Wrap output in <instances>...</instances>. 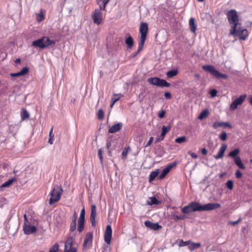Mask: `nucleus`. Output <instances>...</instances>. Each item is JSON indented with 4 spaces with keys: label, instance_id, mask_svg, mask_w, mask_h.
I'll use <instances>...</instances> for the list:
<instances>
[{
    "label": "nucleus",
    "instance_id": "nucleus-1",
    "mask_svg": "<svg viewBox=\"0 0 252 252\" xmlns=\"http://www.w3.org/2000/svg\"><path fill=\"white\" fill-rule=\"evenodd\" d=\"M230 27L229 34L233 37H238L241 40H246L248 35V30L242 27L239 17H227Z\"/></svg>",
    "mask_w": 252,
    "mask_h": 252
},
{
    "label": "nucleus",
    "instance_id": "nucleus-2",
    "mask_svg": "<svg viewBox=\"0 0 252 252\" xmlns=\"http://www.w3.org/2000/svg\"><path fill=\"white\" fill-rule=\"evenodd\" d=\"M220 207V203H209L204 205H202L198 202L192 201L190 202L188 205L184 206L182 208V212L184 214H189L194 212H202L214 210Z\"/></svg>",
    "mask_w": 252,
    "mask_h": 252
},
{
    "label": "nucleus",
    "instance_id": "nucleus-3",
    "mask_svg": "<svg viewBox=\"0 0 252 252\" xmlns=\"http://www.w3.org/2000/svg\"><path fill=\"white\" fill-rule=\"evenodd\" d=\"M63 191V189L61 186L55 185L50 193L51 197L49 200V204L52 205L55 202L59 201L61 197V195Z\"/></svg>",
    "mask_w": 252,
    "mask_h": 252
},
{
    "label": "nucleus",
    "instance_id": "nucleus-4",
    "mask_svg": "<svg viewBox=\"0 0 252 252\" xmlns=\"http://www.w3.org/2000/svg\"><path fill=\"white\" fill-rule=\"evenodd\" d=\"M202 69L205 71L209 72L213 76L217 79H227L228 75L225 74H223L217 70L213 65H204L202 66Z\"/></svg>",
    "mask_w": 252,
    "mask_h": 252
},
{
    "label": "nucleus",
    "instance_id": "nucleus-5",
    "mask_svg": "<svg viewBox=\"0 0 252 252\" xmlns=\"http://www.w3.org/2000/svg\"><path fill=\"white\" fill-rule=\"evenodd\" d=\"M148 31V25L147 23L142 22L140 26L139 32L141 34L140 41L145 43Z\"/></svg>",
    "mask_w": 252,
    "mask_h": 252
},
{
    "label": "nucleus",
    "instance_id": "nucleus-6",
    "mask_svg": "<svg viewBox=\"0 0 252 252\" xmlns=\"http://www.w3.org/2000/svg\"><path fill=\"white\" fill-rule=\"evenodd\" d=\"M85 210L84 208H83L80 213V215L78 220V226H77V231L81 233L82 232L85 227Z\"/></svg>",
    "mask_w": 252,
    "mask_h": 252
},
{
    "label": "nucleus",
    "instance_id": "nucleus-7",
    "mask_svg": "<svg viewBox=\"0 0 252 252\" xmlns=\"http://www.w3.org/2000/svg\"><path fill=\"white\" fill-rule=\"evenodd\" d=\"M93 240V234L90 232L86 234L84 242L83 244V250L84 251L87 249L91 247L92 246Z\"/></svg>",
    "mask_w": 252,
    "mask_h": 252
},
{
    "label": "nucleus",
    "instance_id": "nucleus-8",
    "mask_svg": "<svg viewBox=\"0 0 252 252\" xmlns=\"http://www.w3.org/2000/svg\"><path fill=\"white\" fill-rule=\"evenodd\" d=\"M247 94H244L239 96V97L234 100L230 105V109L231 110H235L237 108L238 105L243 103L247 97Z\"/></svg>",
    "mask_w": 252,
    "mask_h": 252
},
{
    "label": "nucleus",
    "instance_id": "nucleus-9",
    "mask_svg": "<svg viewBox=\"0 0 252 252\" xmlns=\"http://www.w3.org/2000/svg\"><path fill=\"white\" fill-rule=\"evenodd\" d=\"M171 129V126H163L162 127V131L160 135L156 138L155 143H158L164 139L166 134Z\"/></svg>",
    "mask_w": 252,
    "mask_h": 252
},
{
    "label": "nucleus",
    "instance_id": "nucleus-10",
    "mask_svg": "<svg viewBox=\"0 0 252 252\" xmlns=\"http://www.w3.org/2000/svg\"><path fill=\"white\" fill-rule=\"evenodd\" d=\"M96 216V208L95 205L91 206V212L90 215V221L92 226L94 227L96 225L95 217Z\"/></svg>",
    "mask_w": 252,
    "mask_h": 252
},
{
    "label": "nucleus",
    "instance_id": "nucleus-11",
    "mask_svg": "<svg viewBox=\"0 0 252 252\" xmlns=\"http://www.w3.org/2000/svg\"><path fill=\"white\" fill-rule=\"evenodd\" d=\"M112 228L110 225H107L104 233V241L107 244H110L112 238Z\"/></svg>",
    "mask_w": 252,
    "mask_h": 252
},
{
    "label": "nucleus",
    "instance_id": "nucleus-12",
    "mask_svg": "<svg viewBox=\"0 0 252 252\" xmlns=\"http://www.w3.org/2000/svg\"><path fill=\"white\" fill-rule=\"evenodd\" d=\"M23 230L24 233L26 235H30L33 233H35L37 231V228L34 225H27L23 226Z\"/></svg>",
    "mask_w": 252,
    "mask_h": 252
},
{
    "label": "nucleus",
    "instance_id": "nucleus-13",
    "mask_svg": "<svg viewBox=\"0 0 252 252\" xmlns=\"http://www.w3.org/2000/svg\"><path fill=\"white\" fill-rule=\"evenodd\" d=\"M144 224L147 227L154 230H158L161 227L158 223H154L149 220L145 221Z\"/></svg>",
    "mask_w": 252,
    "mask_h": 252
},
{
    "label": "nucleus",
    "instance_id": "nucleus-14",
    "mask_svg": "<svg viewBox=\"0 0 252 252\" xmlns=\"http://www.w3.org/2000/svg\"><path fill=\"white\" fill-rule=\"evenodd\" d=\"M227 145L225 144H222L220 147L218 154L214 156L215 158L216 159L221 158L224 156V153L227 149Z\"/></svg>",
    "mask_w": 252,
    "mask_h": 252
},
{
    "label": "nucleus",
    "instance_id": "nucleus-15",
    "mask_svg": "<svg viewBox=\"0 0 252 252\" xmlns=\"http://www.w3.org/2000/svg\"><path fill=\"white\" fill-rule=\"evenodd\" d=\"M77 219V214L74 212L71 217L72 221L70 223L69 227V231L70 232L74 231L76 229V220Z\"/></svg>",
    "mask_w": 252,
    "mask_h": 252
},
{
    "label": "nucleus",
    "instance_id": "nucleus-16",
    "mask_svg": "<svg viewBox=\"0 0 252 252\" xmlns=\"http://www.w3.org/2000/svg\"><path fill=\"white\" fill-rule=\"evenodd\" d=\"M123 127V124L122 123H118L116 124L113 125L109 129L108 132L109 133H115L122 129Z\"/></svg>",
    "mask_w": 252,
    "mask_h": 252
},
{
    "label": "nucleus",
    "instance_id": "nucleus-17",
    "mask_svg": "<svg viewBox=\"0 0 252 252\" xmlns=\"http://www.w3.org/2000/svg\"><path fill=\"white\" fill-rule=\"evenodd\" d=\"M213 127L217 129L219 127H227L229 128H232V126L228 123V122H216L213 124Z\"/></svg>",
    "mask_w": 252,
    "mask_h": 252
},
{
    "label": "nucleus",
    "instance_id": "nucleus-18",
    "mask_svg": "<svg viewBox=\"0 0 252 252\" xmlns=\"http://www.w3.org/2000/svg\"><path fill=\"white\" fill-rule=\"evenodd\" d=\"M43 42V37L41 38L38 39L37 40H35L33 41L32 42V45L35 47H39L41 49H44L45 48V45Z\"/></svg>",
    "mask_w": 252,
    "mask_h": 252
},
{
    "label": "nucleus",
    "instance_id": "nucleus-19",
    "mask_svg": "<svg viewBox=\"0 0 252 252\" xmlns=\"http://www.w3.org/2000/svg\"><path fill=\"white\" fill-rule=\"evenodd\" d=\"M74 243V238L73 236H69L65 242L64 250H67L68 249L75 248L73 247Z\"/></svg>",
    "mask_w": 252,
    "mask_h": 252
},
{
    "label": "nucleus",
    "instance_id": "nucleus-20",
    "mask_svg": "<svg viewBox=\"0 0 252 252\" xmlns=\"http://www.w3.org/2000/svg\"><path fill=\"white\" fill-rule=\"evenodd\" d=\"M29 71V68L28 67L26 66L23 67L20 71L17 73H11L10 75L12 77H18L20 76H23L28 73Z\"/></svg>",
    "mask_w": 252,
    "mask_h": 252
},
{
    "label": "nucleus",
    "instance_id": "nucleus-21",
    "mask_svg": "<svg viewBox=\"0 0 252 252\" xmlns=\"http://www.w3.org/2000/svg\"><path fill=\"white\" fill-rule=\"evenodd\" d=\"M155 154L157 156L161 157L163 156L165 152L163 147L160 145H158L155 147Z\"/></svg>",
    "mask_w": 252,
    "mask_h": 252
},
{
    "label": "nucleus",
    "instance_id": "nucleus-22",
    "mask_svg": "<svg viewBox=\"0 0 252 252\" xmlns=\"http://www.w3.org/2000/svg\"><path fill=\"white\" fill-rule=\"evenodd\" d=\"M189 25L190 31L195 33L197 29V25L195 23V19L191 17L189 20Z\"/></svg>",
    "mask_w": 252,
    "mask_h": 252
},
{
    "label": "nucleus",
    "instance_id": "nucleus-23",
    "mask_svg": "<svg viewBox=\"0 0 252 252\" xmlns=\"http://www.w3.org/2000/svg\"><path fill=\"white\" fill-rule=\"evenodd\" d=\"M43 42L45 48L48 47L52 45H54L56 43V41L55 40H51L47 36H43Z\"/></svg>",
    "mask_w": 252,
    "mask_h": 252
},
{
    "label": "nucleus",
    "instance_id": "nucleus-24",
    "mask_svg": "<svg viewBox=\"0 0 252 252\" xmlns=\"http://www.w3.org/2000/svg\"><path fill=\"white\" fill-rule=\"evenodd\" d=\"M178 212L175 211L174 212H172L171 214V218L175 221H177L179 220H184L185 218V216L184 215H177Z\"/></svg>",
    "mask_w": 252,
    "mask_h": 252
},
{
    "label": "nucleus",
    "instance_id": "nucleus-25",
    "mask_svg": "<svg viewBox=\"0 0 252 252\" xmlns=\"http://www.w3.org/2000/svg\"><path fill=\"white\" fill-rule=\"evenodd\" d=\"M234 161L235 164L237 165L239 168L243 170L245 169V166L242 163V160L240 157L238 158H235V159H234Z\"/></svg>",
    "mask_w": 252,
    "mask_h": 252
},
{
    "label": "nucleus",
    "instance_id": "nucleus-26",
    "mask_svg": "<svg viewBox=\"0 0 252 252\" xmlns=\"http://www.w3.org/2000/svg\"><path fill=\"white\" fill-rule=\"evenodd\" d=\"M240 150L238 148H236L229 152V154H228V156L233 158L234 159H235V158L239 157V156H238Z\"/></svg>",
    "mask_w": 252,
    "mask_h": 252
},
{
    "label": "nucleus",
    "instance_id": "nucleus-27",
    "mask_svg": "<svg viewBox=\"0 0 252 252\" xmlns=\"http://www.w3.org/2000/svg\"><path fill=\"white\" fill-rule=\"evenodd\" d=\"M170 83L167 82L165 80L160 79L159 78L158 84V87H169L170 86Z\"/></svg>",
    "mask_w": 252,
    "mask_h": 252
},
{
    "label": "nucleus",
    "instance_id": "nucleus-28",
    "mask_svg": "<svg viewBox=\"0 0 252 252\" xmlns=\"http://www.w3.org/2000/svg\"><path fill=\"white\" fill-rule=\"evenodd\" d=\"M21 117L22 121L28 119L30 117V114L29 112L25 108L22 109L21 111Z\"/></svg>",
    "mask_w": 252,
    "mask_h": 252
},
{
    "label": "nucleus",
    "instance_id": "nucleus-29",
    "mask_svg": "<svg viewBox=\"0 0 252 252\" xmlns=\"http://www.w3.org/2000/svg\"><path fill=\"white\" fill-rule=\"evenodd\" d=\"M125 42L128 48H132L134 45V41L132 37L131 36L129 35L128 37H126V38Z\"/></svg>",
    "mask_w": 252,
    "mask_h": 252
},
{
    "label": "nucleus",
    "instance_id": "nucleus-30",
    "mask_svg": "<svg viewBox=\"0 0 252 252\" xmlns=\"http://www.w3.org/2000/svg\"><path fill=\"white\" fill-rule=\"evenodd\" d=\"M201 246V244L200 243H194L190 241V244H189V249L192 251L195 250L197 249Z\"/></svg>",
    "mask_w": 252,
    "mask_h": 252
},
{
    "label": "nucleus",
    "instance_id": "nucleus-31",
    "mask_svg": "<svg viewBox=\"0 0 252 252\" xmlns=\"http://www.w3.org/2000/svg\"><path fill=\"white\" fill-rule=\"evenodd\" d=\"M160 203V202L158 201L155 197H150L147 201L148 204L150 205H158Z\"/></svg>",
    "mask_w": 252,
    "mask_h": 252
},
{
    "label": "nucleus",
    "instance_id": "nucleus-32",
    "mask_svg": "<svg viewBox=\"0 0 252 252\" xmlns=\"http://www.w3.org/2000/svg\"><path fill=\"white\" fill-rule=\"evenodd\" d=\"M158 80H159V78L157 77H151V78H148V82L150 84L158 86Z\"/></svg>",
    "mask_w": 252,
    "mask_h": 252
},
{
    "label": "nucleus",
    "instance_id": "nucleus-33",
    "mask_svg": "<svg viewBox=\"0 0 252 252\" xmlns=\"http://www.w3.org/2000/svg\"><path fill=\"white\" fill-rule=\"evenodd\" d=\"M158 173L159 172L158 170H156L155 171L152 172L149 177V182H151L153 181H154L156 179V178L158 176Z\"/></svg>",
    "mask_w": 252,
    "mask_h": 252
},
{
    "label": "nucleus",
    "instance_id": "nucleus-34",
    "mask_svg": "<svg viewBox=\"0 0 252 252\" xmlns=\"http://www.w3.org/2000/svg\"><path fill=\"white\" fill-rule=\"evenodd\" d=\"M110 0H97V3L100 7V9H105L106 5L109 2Z\"/></svg>",
    "mask_w": 252,
    "mask_h": 252
},
{
    "label": "nucleus",
    "instance_id": "nucleus-35",
    "mask_svg": "<svg viewBox=\"0 0 252 252\" xmlns=\"http://www.w3.org/2000/svg\"><path fill=\"white\" fill-rule=\"evenodd\" d=\"M209 114V111L207 109L203 110L199 114L198 117V119L199 120H202L205 118L207 117Z\"/></svg>",
    "mask_w": 252,
    "mask_h": 252
},
{
    "label": "nucleus",
    "instance_id": "nucleus-36",
    "mask_svg": "<svg viewBox=\"0 0 252 252\" xmlns=\"http://www.w3.org/2000/svg\"><path fill=\"white\" fill-rule=\"evenodd\" d=\"M178 73L177 69H173L168 71L166 75L168 78H172L175 76Z\"/></svg>",
    "mask_w": 252,
    "mask_h": 252
},
{
    "label": "nucleus",
    "instance_id": "nucleus-37",
    "mask_svg": "<svg viewBox=\"0 0 252 252\" xmlns=\"http://www.w3.org/2000/svg\"><path fill=\"white\" fill-rule=\"evenodd\" d=\"M15 180L16 179L14 178L8 180V181H7L6 182L2 184L1 188H5L9 187L12 184V183L15 181Z\"/></svg>",
    "mask_w": 252,
    "mask_h": 252
},
{
    "label": "nucleus",
    "instance_id": "nucleus-38",
    "mask_svg": "<svg viewBox=\"0 0 252 252\" xmlns=\"http://www.w3.org/2000/svg\"><path fill=\"white\" fill-rule=\"evenodd\" d=\"M178 164V161H175L172 163H169V164H168L166 167H165V168L167 169V170H168L169 172H170V171L175 166H176L177 165V164Z\"/></svg>",
    "mask_w": 252,
    "mask_h": 252
},
{
    "label": "nucleus",
    "instance_id": "nucleus-39",
    "mask_svg": "<svg viewBox=\"0 0 252 252\" xmlns=\"http://www.w3.org/2000/svg\"><path fill=\"white\" fill-rule=\"evenodd\" d=\"M144 44H145V43H144V42L141 44V42L139 41V42L138 43V50L133 54V57H136L137 56V55L143 49V48Z\"/></svg>",
    "mask_w": 252,
    "mask_h": 252
},
{
    "label": "nucleus",
    "instance_id": "nucleus-40",
    "mask_svg": "<svg viewBox=\"0 0 252 252\" xmlns=\"http://www.w3.org/2000/svg\"><path fill=\"white\" fill-rule=\"evenodd\" d=\"M59 250V245L58 243H55L50 249L49 252H58Z\"/></svg>",
    "mask_w": 252,
    "mask_h": 252
},
{
    "label": "nucleus",
    "instance_id": "nucleus-41",
    "mask_svg": "<svg viewBox=\"0 0 252 252\" xmlns=\"http://www.w3.org/2000/svg\"><path fill=\"white\" fill-rule=\"evenodd\" d=\"M190 241H184L183 240L180 239L179 241L178 245L179 247H184L186 246H189Z\"/></svg>",
    "mask_w": 252,
    "mask_h": 252
},
{
    "label": "nucleus",
    "instance_id": "nucleus-42",
    "mask_svg": "<svg viewBox=\"0 0 252 252\" xmlns=\"http://www.w3.org/2000/svg\"><path fill=\"white\" fill-rule=\"evenodd\" d=\"M169 172L167 170V169L165 168L162 171L161 173L159 175L158 177V179L159 180H161L163 179L165 176L169 173Z\"/></svg>",
    "mask_w": 252,
    "mask_h": 252
},
{
    "label": "nucleus",
    "instance_id": "nucleus-43",
    "mask_svg": "<svg viewBox=\"0 0 252 252\" xmlns=\"http://www.w3.org/2000/svg\"><path fill=\"white\" fill-rule=\"evenodd\" d=\"M187 140L186 137L185 136H181L176 138L175 142L177 143H182Z\"/></svg>",
    "mask_w": 252,
    "mask_h": 252
},
{
    "label": "nucleus",
    "instance_id": "nucleus-44",
    "mask_svg": "<svg viewBox=\"0 0 252 252\" xmlns=\"http://www.w3.org/2000/svg\"><path fill=\"white\" fill-rule=\"evenodd\" d=\"M219 138L221 141H225L227 138L226 133L224 131H222L219 135Z\"/></svg>",
    "mask_w": 252,
    "mask_h": 252
},
{
    "label": "nucleus",
    "instance_id": "nucleus-45",
    "mask_svg": "<svg viewBox=\"0 0 252 252\" xmlns=\"http://www.w3.org/2000/svg\"><path fill=\"white\" fill-rule=\"evenodd\" d=\"M97 118L99 120H102L104 118V112L102 109H100L98 111Z\"/></svg>",
    "mask_w": 252,
    "mask_h": 252
},
{
    "label": "nucleus",
    "instance_id": "nucleus-46",
    "mask_svg": "<svg viewBox=\"0 0 252 252\" xmlns=\"http://www.w3.org/2000/svg\"><path fill=\"white\" fill-rule=\"evenodd\" d=\"M93 17L94 22L95 24H96L97 25L100 24L103 19L102 17Z\"/></svg>",
    "mask_w": 252,
    "mask_h": 252
},
{
    "label": "nucleus",
    "instance_id": "nucleus-47",
    "mask_svg": "<svg viewBox=\"0 0 252 252\" xmlns=\"http://www.w3.org/2000/svg\"><path fill=\"white\" fill-rule=\"evenodd\" d=\"M226 16H238L237 11L235 9H231L226 13Z\"/></svg>",
    "mask_w": 252,
    "mask_h": 252
},
{
    "label": "nucleus",
    "instance_id": "nucleus-48",
    "mask_svg": "<svg viewBox=\"0 0 252 252\" xmlns=\"http://www.w3.org/2000/svg\"><path fill=\"white\" fill-rule=\"evenodd\" d=\"M53 129V128L52 127L49 132V140H48V142L50 144H53V143L54 135H52Z\"/></svg>",
    "mask_w": 252,
    "mask_h": 252
},
{
    "label": "nucleus",
    "instance_id": "nucleus-49",
    "mask_svg": "<svg viewBox=\"0 0 252 252\" xmlns=\"http://www.w3.org/2000/svg\"><path fill=\"white\" fill-rule=\"evenodd\" d=\"M226 187L231 190L233 189V181L232 180H228L226 183Z\"/></svg>",
    "mask_w": 252,
    "mask_h": 252
},
{
    "label": "nucleus",
    "instance_id": "nucleus-50",
    "mask_svg": "<svg viewBox=\"0 0 252 252\" xmlns=\"http://www.w3.org/2000/svg\"><path fill=\"white\" fill-rule=\"evenodd\" d=\"M24 223L23 226H27L31 225V222L29 220L28 217L27 216V215L25 214L24 215Z\"/></svg>",
    "mask_w": 252,
    "mask_h": 252
},
{
    "label": "nucleus",
    "instance_id": "nucleus-51",
    "mask_svg": "<svg viewBox=\"0 0 252 252\" xmlns=\"http://www.w3.org/2000/svg\"><path fill=\"white\" fill-rule=\"evenodd\" d=\"M101 9L100 7L99 9H95L92 16H100Z\"/></svg>",
    "mask_w": 252,
    "mask_h": 252
},
{
    "label": "nucleus",
    "instance_id": "nucleus-52",
    "mask_svg": "<svg viewBox=\"0 0 252 252\" xmlns=\"http://www.w3.org/2000/svg\"><path fill=\"white\" fill-rule=\"evenodd\" d=\"M217 93H218V92H217V90L212 89V90H210L209 94L212 97H214L217 95Z\"/></svg>",
    "mask_w": 252,
    "mask_h": 252
},
{
    "label": "nucleus",
    "instance_id": "nucleus-53",
    "mask_svg": "<svg viewBox=\"0 0 252 252\" xmlns=\"http://www.w3.org/2000/svg\"><path fill=\"white\" fill-rule=\"evenodd\" d=\"M98 156L100 159V162L102 163L103 162V157H102V150L101 149H99L98 151Z\"/></svg>",
    "mask_w": 252,
    "mask_h": 252
},
{
    "label": "nucleus",
    "instance_id": "nucleus-54",
    "mask_svg": "<svg viewBox=\"0 0 252 252\" xmlns=\"http://www.w3.org/2000/svg\"><path fill=\"white\" fill-rule=\"evenodd\" d=\"M127 150L126 149V148H125L123 150V151L122 153V158L126 159V156H127Z\"/></svg>",
    "mask_w": 252,
    "mask_h": 252
},
{
    "label": "nucleus",
    "instance_id": "nucleus-55",
    "mask_svg": "<svg viewBox=\"0 0 252 252\" xmlns=\"http://www.w3.org/2000/svg\"><path fill=\"white\" fill-rule=\"evenodd\" d=\"M165 111L164 110H162L160 111L158 114V116L160 118H163L165 116Z\"/></svg>",
    "mask_w": 252,
    "mask_h": 252
},
{
    "label": "nucleus",
    "instance_id": "nucleus-56",
    "mask_svg": "<svg viewBox=\"0 0 252 252\" xmlns=\"http://www.w3.org/2000/svg\"><path fill=\"white\" fill-rule=\"evenodd\" d=\"M188 154L193 158H197L198 156L195 153L189 151L188 152Z\"/></svg>",
    "mask_w": 252,
    "mask_h": 252
},
{
    "label": "nucleus",
    "instance_id": "nucleus-57",
    "mask_svg": "<svg viewBox=\"0 0 252 252\" xmlns=\"http://www.w3.org/2000/svg\"><path fill=\"white\" fill-rule=\"evenodd\" d=\"M153 140H154V137H151L150 138V139H149V141L145 145V147H147L150 146L151 145V144L152 143V142H153Z\"/></svg>",
    "mask_w": 252,
    "mask_h": 252
},
{
    "label": "nucleus",
    "instance_id": "nucleus-58",
    "mask_svg": "<svg viewBox=\"0 0 252 252\" xmlns=\"http://www.w3.org/2000/svg\"><path fill=\"white\" fill-rule=\"evenodd\" d=\"M120 97H118V98H112V102L110 104V107L111 108H112L114 104L117 101H118L119 99H120Z\"/></svg>",
    "mask_w": 252,
    "mask_h": 252
},
{
    "label": "nucleus",
    "instance_id": "nucleus-59",
    "mask_svg": "<svg viewBox=\"0 0 252 252\" xmlns=\"http://www.w3.org/2000/svg\"><path fill=\"white\" fill-rule=\"evenodd\" d=\"M235 176L237 178H240L242 176V174L241 171L239 170H237L235 172Z\"/></svg>",
    "mask_w": 252,
    "mask_h": 252
},
{
    "label": "nucleus",
    "instance_id": "nucleus-60",
    "mask_svg": "<svg viewBox=\"0 0 252 252\" xmlns=\"http://www.w3.org/2000/svg\"><path fill=\"white\" fill-rule=\"evenodd\" d=\"M164 95L165 97L167 99H170L171 98V94L169 92H165Z\"/></svg>",
    "mask_w": 252,
    "mask_h": 252
},
{
    "label": "nucleus",
    "instance_id": "nucleus-61",
    "mask_svg": "<svg viewBox=\"0 0 252 252\" xmlns=\"http://www.w3.org/2000/svg\"><path fill=\"white\" fill-rule=\"evenodd\" d=\"M241 220V218H239L236 221H229V224H232L233 225H236L237 224H238Z\"/></svg>",
    "mask_w": 252,
    "mask_h": 252
},
{
    "label": "nucleus",
    "instance_id": "nucleus-62",
    "mask_svg": "<svg viewBox=\"0 0 252 252\" xmlns=\"http://www.w3.org/2000/svg\"><path fill=\"white\" fill-rule=\"evenodd\" d=\"M64 252H77L76 248L68 249L67 250H64Z\"/></svg>",
    "mask_w": 252,
    "mask_h": 252
},
{
    "label": "nucleus",
    "instance_id": "nucleus-63",
    "mask_svg": "<svg viewBox=\"0 0 252 252\" xmlns=\"http://www.w3.org/2000/svg\"><path fill=\"white\" fill-rule=\"evenodd\" d=\"M45 11L41 9L39 13L36 14V16H44Z\"/></svg>",
    "mask_w": 252,
    "mask_h": 252
},
{
    "label": "nucleus",
    "instance_id": "nucleus-64",
    "mask_svg": "<svg viewBox=\"0 0 252 252\" xmlns=\"http://www.w3.org/2000/svg\"><path fill=\"white\" fill-rule=\"evenodd\" d=\"M248 101L249 103L252 105V95H250L248 96Z\"/></svg>",
    "mask_w": 252,
    "mask_h": 252
}]
</instances>
